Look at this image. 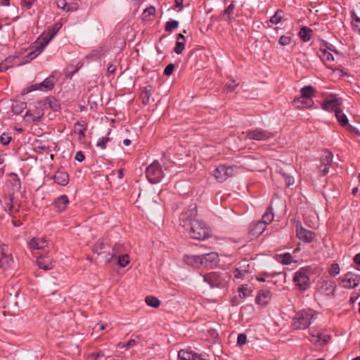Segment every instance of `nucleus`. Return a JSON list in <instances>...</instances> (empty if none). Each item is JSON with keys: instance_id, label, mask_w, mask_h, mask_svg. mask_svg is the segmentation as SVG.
Returning a JSON list of instances; mask_svg holds the SVG:
<instances>
[{"instance_id": "15", "label": "nucleus", "mask_w": 360, "mask_h": 360, "mask_svg": "<svg viewBox=\"0 0 360 360\" xmlns=\"http://www.w3.org/2000/svg\"><path fill=\"white\" fill-rule=\"evenodd\" d=\"M322 108L326 110L335 112L340 108L338 100L335 95L328 96L323 103Z\"/></svg>"}, {"instance_id": "1", "label": "nucleus", "mask_w": 360, "mask_h": 360, "mask_svg": "<svg viewBox=\"0 0 360 360\" xmlns=\"http://www.w3.org/2000/svg\"><path fill=\"white\" fill-rule=\"evenodd\" d=\"M196 210L193 208L184 212L180 216V226L183 227L186 233L195 240H205L210 236L208 227L202 221L195 219Z\"/></svg>"}, {"instance_id": "49", "label": "nucleus", "mask_w": 360, "mask_h": 360, "mask_svg": "<svg viewBox=\"0 0 360 360\" xmlns=\"http://www.w3.org/2000/svg\"><path fill=\"white\" fill-rule=\"evenodd\" d=\"M105 52L106 51L103 48H101L93 51L90 56L94 58H100L105 54Z\"/></svg>"}, {"instance_id": "25", "label": "nucleus", "mask_w": 360, "mask_h": 360, "mask_svg": "<svg viewBox=\"0 0 360 360\" xmlns=\"http://www.w3.org/2000/svg\"><path fill=\"white\" fill-rule=\"evenodd\" d=\"M16 59H18L17 57H8L6 58L3 62H1L3 68L8 70L9 68L13 67L14 65H20L27 63L26 61L27 60V55L24 57V60L22 62H17L15 61Z\"/></svg>"}, {"instance_id": "2", "label": "nucleus", "mask_w": 360, "mask_h": 360, "mask_svg": "<svg viewBox=\"0 0 360 360\" xmlns=\"http://www.w3.org/2000/svg\"><path fill=\"white\" fill-rule=\"evenodd\" d=\"M61 27L62 24L57 22L44 32L31 46L30 52L27 55V60L26 61L30 62L37 58L56 36Z\"/></svg>"}, {"instance_id": "11", "label": "nucleus", "mask_w": 360, "mask_h": 360, "mask_svg": "<svg viewBox=\"0 0 360 360\" xmlns=\"http://www.w3.org/2000/svg\"><path fill=\"white\" fill-rule=\"evenodd\" d=\"M204 281L207 283L212 288L224 287L226 285L224 274L219 272H210L204 275Z\"/></svg>"}, {"instance_id": "30", "label": "nucleus", "mask_w": 360, "mask_h": 360, "mask_svg": "<svg viewBox=\"0 0 360 360\" xmlns=\"http://www.w3.org/2000/svg\"><path fill=\"white\" fill-rule=\"evenodd\" d=\"M185 48V37L182 34L176 36V42L174 47V52L176 54H181Z\"/></svg>"}, {"instance_id": "7", "label": "nucleus", "mask_w": 360, "mask_h": 360, "mask_svg": "<svg viewBox=\"0 0 360 360\" xmlns=\"http://www.w3.org/2000/svg\"><path fill=\"white\" fill-rule=\"evenodd\" d=\"M242 135L245 139L256 141H266L275 136L274 133L261 128L248 130L243 132Z\"/></svg>"}, {"instance_id": "52", "label": "nucleus", "mask_w": 360, "mask_h": 360, "mask_svg": "<svg viewBox=\"0 0 360 360\" xmlns=\"http://www.w3.org/2000/svg\"><path fill=\"white\" fill-rule=\"evenodd\" d=\"M238 86V83L235 80H230L226 82L225 88L230 91H233Z\"/></svg>"}, {"instance_id": "38", "label": "nucleus", "mask_w": 360, "mask_h": 360, "mask_svg": "<svg viewBox=\"0 0 360 360\" xmlns=\"http://www.w3.org/2000/svg\"><path fill=\"white\" fill-rule=\"evenodd\" d=\"M352 18L351 25L353 30L360 34V18L357 16L354 11L352 12Z\"/></svg>"}, {"instance_id": "53", "label": "nucleus", "mask_w": 360, "mask_h": 360, "mask_svg": "<svg viewBox=\"0 0 360 360\" xmlns=\"http://www.w3.org/2000/svg\"><path fill=\"white\" fill-rule=\"evenodd\" d=\"M11 140V136H10L8 134L4 133L1 134L0 137V141L4 146L8 145Z\"/></svg>"}, {"instance_id": "32", "label": "nucleus", "mask_w": 360, "mask_h": 360, "mask_svg": "<svg viewBox=\"0 0 360 360\" xmlns=\"http://www.w3.org/2000/svg\"><path fill=\"white\" fill-rule=\"evenodd\" d=\"M274 218V214L273 212V208L272 207L269 206L267 209L265 213L262 216V220H260L261 222L264 224V226L266 227L267 224H269L272 222Z\"/></svg>"}, {"instance_id": "13", "label": "nucleus", "mask_w": 360, "mask_h": 360, "mask_svg": "<svg viewBox=\"0 0 360 360\" xmlns=\"http://www.w3.org/2000/svg\"><path fill=\"white\" fill-rule=\"evenodd\" d=\"M296 234L300 240L307 243L312 242L316 236L313 231L304 229L300 222L296 224Z\"/></svg>"}, {"instance_id": "41", "label": "nucleus", "mask_w": 360, "mask_h": 360, "mask_svg": "<svg viewBox=\"0 0 360 360\" xmlns=\"http://www.w3.org/2000/svg\"><path fill=\"white\" fill-rule=\"evenodd\" d=\"M321 164L330 165L333 161V154L329 151H325L321 155Z\"/></svg>"}, {"instance_id": "17", "label": "nucleus", "mask_w": 360, "mask_h": 360, "mask_svg": "<svg viewBox=\"0 0 360 360\" xmlns=\"http://www.w3.org/2000/svg\"><path fill=\"white\" fill-rule=\"evenodd\" d=\"M49 242L45 237H34L30 243L29 248L32 250H42L48 246Z\"/></svg>"}, {"instance_id": "19", "label": "nucleus", "mask_w": 360, "mask_h": 360, "mask_svg": "<svg viewBox=\"0 0 360 360\" xmlns=\"http://www.w3.org/2000/svg\"><path fill=\"white\" fill-rule=\"evenodd\" d=\"M37 263L40 269L46 271L53 268L55 262L48 256H41L37 258Z\"/></svg>"}, {"instance_id": "9", "label": "nucleus", "mask_w": 360, "mask_h": 360, "mask_svg": "<svg viewBox=\"0 0 360 360\" xmlns=\"http://www.w3.org/2000/svg\"><path fill=\"white\" fill-rule=\"evenodd\" d=\"M44 104L39 101L33 107L30 108L25 113V118L27 122H37L41 120L45 112Z\"/></svg>"}, {"instance_id": "62", "label": "nucleus", "mask_w": 360, "mask_h": 360, "mask_svg": "<svg viewBox=\"0 0 360 360\" xmlns=\"http://www.w3.org/2000/svg\"><path fill=\"white\" fill-rule=\"evenodd\" d=\"M108 72L109 74H113L115 73V72L116 71V67L113 65H110L108 67Z\"/></svg>"}, {"instance_id": "51", "label": "nucleus", "mask_w": 360, "mask_h": 360, "mask_svg": "<svg viewBox=\"0 0 360 360\" xmlns=\"http://www.w3.org/2000/svg\"><path fill=\"white\" fill-rule=\"evenodd\" d=\"M292 41V38L290 36H285V35H283L280 37L279 40H278V43L279 44H281V46H286V45H288L291 43Z\"/></svg>"}, {"instance_id": "4", "label": "nucleus", "mask_w": 360, "mask_h": 360, "mask_svg": "<svg viewBox=\"0 0 360 360\" xmlns=\"http://www.w3.org/2000/svg\"><path fill=\"white\" fill-rule=\"evenodd\" d=\"M110 247L108 243L98 240L93 246L92 251L98 255H102L105 262L108 264L115 257L117 252L116 248L112 249V252H110Z\"/></svg>"}, {"instance_id": "60", "label": "nucleus", "mask_w": 360, "mask_h": 360, "mask_svg": "<svg viewBox=\"0 0 360 360\" xmlns=\"http://www.w3.org/2000/svg\"><path fill=\"white\" fill-rule=\"evenodd\" d=\"M75 159L79 162H82L84 160V155L82 152H77L75 155Z\"/></svg>"}, {"instance_id": "58", "label": "nucleus", "mask_w": 360, "mask_h": 360, "mask_svg": "<svg viewBox=\"0 0 360 360\" xmlns=\"http://www.w3.org/2000/svg\"><path fill=\"white\" fill-rule=\"evenodd\" d=\"M284 180L285 182V184L289 186L294 184V179L292 176H288L286 174H283Z\"/></svg>"}, {"instance_id": "35", "label": "nucleus", "mask_w": 360, "mask_h": 360, "mask_svg": "<svg viewBox=\"0 0 360 360\" xmlns=\"http://www.w3.org/2000/svg\"><path fill=\"white\" fill-rule=\"evenodd\" d=\"M13 257L11 255H8L4 251L1 253L0 263L2 267L6 268L13 263Z\"/></svg>"}, {"instance_id": "40", "label": "nucleus", "mask_w": 360, "mask_h": 360, "mask_svg": "<svg viewBox=\"0 0 360 360\" xmlns=\"http://www.w3.org/2000/svg\"><path fill=\"white\" fill-rule=\"evenodd\" d=\"M235 9V4L233 1L224 11L223 17L226 20L231 21V15L233 14Z\"/></svg>"}, {"instance_id": "43", "label": "nucleus", "mask_w": 360, "mask_h": 360, "mask_svg": "<svg viewBox=\"0 0 360 360\" xmlns=\"http://www.w3.org/2000/svg\"><path fill=\"white\" fill-rule=\"evenodd\" d=\"M155 14V8L154 6H150L146 8L143 13V18L144 20H150L151 16H154Z\"/></svg>"}, {"instance_id": "14", "label": "nucleus", "mask_w": 360, "mask_h": 360, "mask_svg": "<svg viewBox=\"0 0 360 360\" xmlns=\"http://www.w3.org/2000/svg\"><path fill=\"white\" fill-rule=\"evenodd\" d=\"M359 280V275L352 272H347L344 275L341 283L342 287L345 288H354L358 285Z\"/></svg>"}, {"instance_id": "56", "label": "nucleus", "mask_w": 360, "mask_h": 360, "mask_svg": "<svg viewBox=\"0 0 360 360\" xmlns=\"http://www.w3.org/2000/svg\"><path fill=\"white\" fill-rule=\"evenodd\" d=\"M247 341V336L246 335L241 333L239 334L237 338V343L239 345H243L246 343Z\"/></svg>"}, {"instance_id": "5", "label": "nucleus", "mask_w": 360, "mask_h": 360, "mask_svg": "<svg viewBox=\"0 0 360 360\" xmlns=\"http://www.w3.org/2000/svg\"><path fill=\"white\" fill-rule=\"evenodd\" d=\"M146 175L151 184L159 183L164 177V173L160 164L154 161L146 169Z\"/></svg>"}, {"instance_id": "42", "label": "nucleus", "mask_w": 360, "mask_h": 360, "mask_svg": "<svg viewBox=\"0 0 360 360\" xmlns=\"http://www.w3.org/2000/svg\"><path fill=\"white\" fill-rule=\"evenodd\" d=\"M283 11L278 10L275 14L271 18L270 22L271 24L277 25L281 22L283 19Z\"/></svg>"}, {"instance_id": "33", "label": "nucleus", "mask_w": 360, "mask_h": 360, "mask_svg": "<svg viewBox=\"0 0 360 360\" xmlns=\"http://www.w3.org/2000/svg\"><path fill=\"white\" fill-rule=\"evenodd\" d=\"M75 132L79 134V140L82 141L85 138L86 125L85 123L77 122L74 127Z\"/></svg>"}, {"instance_id": "28", "label": "nucleus", "mask_w": 360, "mask_h": 360, "mask_svg": "<svg viewBox=\"0 0 360 360\" xmlns=\"http://www.w3.org/2000/svg\"><path fill=\"white\" fill-rule=\"evenodd\" d=\"M153 87L150 85L146 86L143 90L141 97L142 99V103L144 105H146L149 103L150 98L153 93Z\"/></svg>"}, {"instance_id": "27", "label": "nucleus", "mask_w": 360, "mask_h": 360, "mask_svg": "<svg viewBox=\"0 0 360 360\" xmlns=\"http://www.w3.org/2000/svg\"><path fill=\"white\" fill-rule=\"evenodd\" d=\"M300 94L303 98L312 99L315 96L316 90L311 85H307L300 89Z\"/></svg>"}, {"instance_id": "64", "label": "nucleus", "mask_w": 360, "mask_h": 360, "mask_svg": "<svg viewBox=\"0 0 360 360\" xmlns=\"http://www.w3.org/2000/svg\"><path fill=\"white\" fill-rule=\"evenodd\" d=\"M22 4L26 8L29 9L31 8L32 3L31 1H22Z\"/></svg>"}, {"instance_id": "46", "label": "nucleus", "mask_w": 360, "mask_h": 360, "mask_svg": "<svg viewBox=\"0 0 360 360\" xmlns=\"http://www.w3.org/2000/svg\"><path fill=\"white\" fill-rule=\"evenodd\" d=\"M110 141V138L107 136L101 137L98 139L96 143V146L101 148V149H105L106 148V144Z\"/></svg>"}, {"instance_id": "48", "label": "nucleus", "mask_w": 360, "mask_h": 360, "mask_svg": "<svg viewBox=\"0 0 360 360\" xmlns=\"http://www.w3.org/2000/svg\"><path fill=\"white\" fill-rule=\"evenodd\" d=\"M248 273L246 269H240L239 268H236L234 269L233 274V276L236 279L243 278L245 274Z\"/></svg>"}, {"instance_id": "50", "label": "nucleus", "mask_w": 360, "mask_h": 360, "mask_svg": "<svg viewBox=\"0 0 360 360\" xmlns=\"http://www.w3.org/2000/svg\"><path fill=\"white\" fill-rule=\"evenodd\" d=\"M340 269L339 264L337 263H335L331 265L328 272L332 276H335L340 274Z\"/></svg>"}, {"instance_id": "10", "label": "nucleus", "mask_w": 360, "mask_h": 360, "mask_svg": "<svg viewBox=\"0 0 360 360\" xmlns=\"http://www.w3.org/2000/svg\"><path fill=\"white\" fill-rule=\"evenodd\" d=\"M55 82L54 77H49L44 80V82L35 84H32L30 86L24 89L22 91V94H27L31 91L40 90L44 91H48L53 89Z\"/></svg>"}, {"instance_id": "23", "label": "nucleus", "mask_w": 360, "mask_h": 360, "mask_svg": "<svg viewBox=\"0 0 360 360\" xmlns=\"http://www.w3.org/2000/svg\"><path fill=\"white\" fill-rule=\"evenodd\" d=\"M271 297V293L269 290H263L259 292L256 297V302L260 305H266Z\"/></svg>"}, {"instance_id": "54", "label": "nucleus", "mask_w": 360, "mask_h": 360, "mask_svg": "<svg viewBox=\"0 0 360 360\" xmlns=\"http://www.w3.org/2000/svg\"><path fill=\"white\" fill-rule=\"evenodd\" d=\"M174 70V65L173 63H169L166 66L164 70V74L167 76L171 75Z\"/></svg>"}, {"instance_id": "12", "label": "nucleus", "mask_w": 360, "mask_h": 360, "mask_svg": "<svg viewBox=\"0 0 360 360\" xmlns=\"http://www.w3.org/2000/svg\"><path fill=\"white\" fill-rule=\"evenodd\" d=\"M309 340L316 346H323L328 343L330 335L323 333L318 330L312 329L310 330Z\"/></svg>"}, {"instance_id": "31", "label": "nucleus", "mask_w": 360, "mask_h": 360, "mask_svg": "<svg viewBox=\"0 0 360 360\" xmlns=\"http://www.w3.org/2000/svg\"><path fill=\"white\" fill-rule=\"evenodd\" d=\"M43 104H44V108L46 110L51 109L53 111H56L58 108V102L54 98H47L45 100L41 101Z\"/></svg>"}, {"instance_id": "47", "label": "nucleus", "mask_w": 360, "mask_h": 360, "mask_svg": "<svg viewBox=\"0 0 360 360\" xmlns=\"http://www.w3.org/2000/svg\"><path fill=\"white\" fill-rule=\"evenodd\" d=\"M250 292L248 290L247 285H243L238 288L239 297L241 299L246 298L249 295Z\"/></svg>"}, {"instance_id": "16", "label": "nucleus", "mask_w": 360, "mask_h": 360, "mask_svg": "<svg viewBox=\"0 0 360 360\" xmlns=\"http://www.w3.org/2000/svg\"><path fill=\"white\" fill-rule=\"evenodd\" d=\"M265 229L266 226H264V224L258 221L250 224L248 233L252 238H257Z\"/></svg>"}, {"instance_id": "21", "label": "nucleus", "mask_w": 360, "mask_h": 360, "mask_svg": "<svg viewBox=\"0 0 360 360\" xmlns=\"http://www.w3.org/2000/svg\"><path fill=\"white\" fill-rule=\"evenodd\" d=\"M69 203V200L67 195H62L58 197L53 202V206L58 212L64 211Z\"/></svg>"}, {"instance_id": "3", "label": "nucleus", "mask_w": 360, "mask_h": 360, "mask_svg": "<svg viewBox=\"0 0 360 360\" xmlns=\"http://www.w3.org/2000/svg\"><path fill=\"white\" fill-rule=\"evenodd\" d=\"M314 316V314L312 310L299 311L292 318V325L296 330H304L309 326Z\"/></svg>"}, {"instance_id": "37", "label": "nucleus", "mask_w": 360, "mask_h": 360, "mask_svg": "<svg viewBox=\"0 0 360 360\" xmlns=\"http://www.w3.org/2000/svg\"><path fill=\"white\" fill-rule=\"evenodd\" d=\"M335 113L338 122L342 127H345L348 124V119L346 115L344 112H342V111L340 110V108L338 110H337Z\"/></svg>"}, {"instance_id": "22", "label": "nucleus", "mask_w": 360, "mask_h": 360, "mask_svg": "<svg viewBox=\"0 0 360 360\" xmlns=\"http://www.w3.org/2000/svg\"><path fill=\"white\" fill-rule=\"evenodd\" d=\"M53 180L60 186H66L69 182V175L64 171L58 170L54 174Z\"/></svg>"}, {"instance_id": "45", "label": "nucleus", "mask_w": 360, "mask_h": 360, "mask_svg": "<svg viewBox=\"0 0 360 360\" xmlns=\"http://www.w3.org/2000/svg\"><path fill=\"white\" fill-rule=\"evenodd\" d=\"M179 25V22L175 20H171L168 22H167L165 25V30L166 32H172L174 29L177 28Z\"/></svg>"}, {"instance_id": "6", "label": "nucleus", "mask_w": 360, "mask_h": 360, "mask_svg": "<svg viewBox=\"0 0 360 360\" xmlns=\"http://www.w3.org/2000/svg\"><path fill=\"white\" fill-rule=\"evenodd\" d=\"M309 267H302L295 274L293 281L300 290H305L309 287Z\"/></svg>"}, {"instance_id": "63", "label": "nucleus", "mask_w": 360, "mask_h": 360, "mask_svg": "<svg viewBox=\"0 0 360 360\" xmlns=\"http://www.w3.org/2000/svg\"><path fill=\"white\" fill-rule=\"evenodd\" d=\"M354 262L356 264L360 265V253L355 255V257H354Z\"/></svg>"}, {"instance_id": "55", "label": "nucleus", "mask_w": 360, "mask_h": 360, "mask_svg": "<svg viewBox=\"0 0 360 360\" xmlns=\"http://www.w3.org/2000/svg\"><path fill=\"white\" fill-rule=\"evenodd\" d=\"M104 356V353L101 351L98 352L91 353L88 356L89 360H96L98 358Z\"/></svg>"}, {"instance_id": "18", "label": "nucleus", "mask_w": 360, "mask_h": 360, "mask_svg": "<svg viewBox=\"0 0 360 360\" xmlns=\"http://www.w3.org/2000/svg\"><path fill=\"white\" fill-rule=\"evenodd\" d=\"M202 265L205 266H212L215 265L219 261V256L216 252H210L201 255Z\"/></svg>"}, {"instance_id": "29", "label": "nucleus", "mask_w": 360, "mask_h": 360, "mask_svg": "<svg viewBox=\"0 0 360 360\" xmlns=\"http://www.w3.org/2000/svg\"><path fill=\"white\" fill-rule=\"evenodd\" d=\"M178 356L180 360H197L200 355L188 350L181 349L179 352Z\"/></svg>"}, {"instance_id": "59", "label": "nucleus", "mask_w": 360, "mask_h": 360, "mask_svg": "<svg viewBox=\"0 0 360 360\" xmlns=\"http://www.w3.org/2000/svg\"><path fill=\"white\" fill-rule=\"evenodd\" d=\"M323 59L325 60L328 61H333L334 60V58L332 53H330L328 51H324L323 54Z\"/></svg>"}, {"instance_id": "39", "label": "nucleus", "mask_w": 360, "mask_h": 360, "mask_svg": "<svg viewBox=\"0 0 360 360\" xmlns=\"http://www.w3.org/2000/svg\"><path fill=\"white\" fill-rule=\"evenodd\" d=\"M145 302L147 304V305L158 308L160 304V301L158 300L156 297L154 296H147L145 298Z\"/></svg>"}, {"instance_id": "44", "label": "nucleus", "mask_w": 360, "mask_h": 360, "mask_svg": "<svg viewBox=\"0 0 360 360\" xmlns=\"http://www.w3.org/2000/svg\"><path fill=\"white\" fill-rule=\"evenodd\" d=\"M129 263V256L127 254L120 255L117 264L121 267H125Z\"/></svg>"}, {"instance_id": "20", "label": "nucleus", "mask_w": 360, "mask_h": 360, "mask_svg": "<svg viewBox=\"0 0 360 360\" xmlns=\"http://www.w3.org/2000/svg\"><path fill=\"white\" fill-rule=\"evenodd\" d=\"M292 104L297 109H305L311 108L314 105V101L312 99L303 98L300 96L293 100Z\"/></svg>"}, {"instance_id": "34", "label": "nucleus", "mask_w": 360, "mask_h": 360, "mask_svg": "<svg viewBox=\"0 0 360 360\" xmlns=\"http://www.w3.org/2000/svg\"><path fill=\"white\" fill-rule=\"evenodd\" d=\"M277 260L284 265L290 264L294 262L292 256L289 252L278 255Z\"/></svg>"}, {"instance_id": "36", "label": "nucleus", "mask_w": 360, "mask_h": 360, "mask_svg": "<svg viewBox=\"0 0 360 360\" xmlns=\"http://www.w3.org/2000/svg\"><path fill=\"white\" fill-rule=\"evenodd\" d=\"M312 30L307 27H303L299 32V37L304 41H308L311 38Z\"/></svg>"}, {"instance_id": "26", "label": "nucleus", "mask_w": 360, "mask_h": 360, "mask_svg": "<svg viewBox=\"0 0 360 360\" xmlns=\"http://www.w3.org/2000/svg\"><path fill=\"white\" fill-rule=\"evenodd\" d=\"M57 6L67 12H73L77 10V4H68L65 0H57Z\"/></svg>"}, {"instance_id": "8", "label": "nucleus", "mask_w": 360, "mask_h": 360, "mask_svg": "<svg viewBox=\"0 0 360 360\" xmlns=\"http://www.w3.org/2000/svg\"><path fill=\"white\" fill-rule=\"evenodd\" d=\"M234 167L221 165L213 170L212 175L218 182L222 183L227 179L231 177L234 174Z\"/></svg>"}, {"instance_id": "61", "label": "nucleus", "mask_w": 360, "mask_h": 360, "mask_svg": "<svg viewBox=\"0 0 360 360\" xmlns=\"http://www.w3.org/2000/svg\"><path fill=\"white\" fill-rule=\"evenodd\" d=\"M135 345H136V340L134 339H131L126 344V348L127 349V348L131 347L134 346Z\"/></svg>"}, {"instance_id": "57", "label": "nucleus", "mask_w": 360, "mask_h": 360, "mask_svg": "<svg viewBox=\"0 0 360 360\" xmlns=\"http://www.w3.org/2000/svg\"><path fill=\"white\" fill-rule=\"evenodd\" d=\"M329 166L328 165L321 164L319 166V170L321 172L322 175H326L329 172Z\"/></svg>"}, {"instance_id": "24", "label": "nucleus", "mask_w": 360, "mask_h": 360, "mask_svg": "<svg viewBox=\"0 0 360 360\" xmlns=\"http://www.w3.org/2000/svg\"><path fill=\"white\" fill-rule=\"evenodd\" d=\"M184 260L188 265H190V266H192L194 267H199L200 266H202L201 255H184Z\"/></svg>"}]
</instances>
